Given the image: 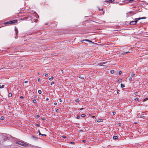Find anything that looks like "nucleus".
I'll return each mask as SVG.
<instances>
[{"mask_svg": "<svg viewBox=\"0 0 148 148\" xmlns=\"http://www.w3.org/2000/svg\"><path fill=\"white\" fill-rule=\"evenodd\" d=\"M146 18V17H143L141 18L139 17L138 18H136L135 19L134 21H130L129 24L130 25H135L136 24L137 21L139 20L142 19H144Z\"/></svg>", "mask_w": 148, "mask_h": 148, "instance_id": "nucleus-1", "label": "nucleus"}, {"mask_svg": "<svg viewBox=\"0 0 148 148\" xmlns=\"http://www.w3.org/2000/svg\"><path fill=\"white\" fill-rule=\"evenodd\" d=\"M16 143L21 146L24 147L27 146L28 145V144L27 143L21 141H17Z\"/></svg>", "mask_w": 148, "mask_h": 148, "instance_id": "nucleus-2", "label": "nucleus"}, {"mask_svg": "<svg viewBox=\"0 0 148 148\" xmlns=\"http://www.w3.org/2000/svg\"><path fill=\"white\" fill-rule=\"evenodd\" d=\"M17 22V20H15L13 21H11L9 22H5L4 23L5 25H10L12 24L15 23Z\"/></svg>", "mask_w": 148, "mask_h": 148, "instance_id": "nucleus-3", "label": "nucleus"}, {"mask_svg": "<svg viewBox=\"0 0 148 148\" xmlns=\"http://www.w3.org/2000/svg\"><path fill=\"white\" fill-rule=\"evenodd\" d=\"M107 62H103L101 63H99L98 64V65L100 66H104L103 65V64H106Z\"/></svg>", "mask_w": 148, "mask_h": 148, "instance_id": "nucleus-4", "label": "nucleus"}, {"mask_svg": "<svg viewBox=\"0 0 148 148\" xmlns=\"http://www.w3.org/2000/svg\"><path fill=\"white\" fill-rule=\"evenodd\" d=\"M115 0H109L108 1H104V2H108L109 3H111L113 2Z\"/></svg>", "mask_w": 148, "mask_h": 148, "instance_id": "nucleus-5", "label": "nucleus"}, {"mask_svg": "<svg viewBox=\"0 0 148 148\" xmlns=\"http://www.w3.org/2000/svg\"><path fill=\"white\" fill-rule=\"evenodd\" d=\"M82 41H86V42H91L92 43H94L92 41H91V40H88V39H85V40H83Z\"/></svg>", "mask_w": 148, "mask_h": 148, "instance_id": "nucleus-6", "label": "nucleus"}, {"mask_svg": "<svg viewBox=\"0 0 148 148\" xmlns=\"http://www.w3.org/2000/svg\"><path fill=\"white\" fill-rule=\"evenodd\" d=\"M15 33L16 35H17L18 34V30L17 29L16 27H15Z\"/></svg>", "mask_w": 148, "mask_h": 148, "instance_id": "nucleus-7", "label": "nucleus"}, {"mask_svg": "<svg viewBox=\"0 0 148 148\" xmlns=\"http://www.w3.org/2000/svg\"><path fill=\"white\" fill-rule=\"evenodd\" d=\"M53 79V76H51V77H50L49 76V80L51 81Z\"/></svg>", "mask_w": 148, "mask_h": 148, "instance_id": "nucleus-8", "label": "nucleus"}, {"mask_svg": "<svg viewBox=\"0 0 148 148\" xmlns=\"http://www.w3.org/2000/svg\"><path fill=\"white\" fill-rule=\"evenodd\" d=\"M31 20L32 22H36L35 19H34L33 18H31Z\"/></svg>", "mask_w": 148, "mask_h": 148, "instance_id": "nucleus-9", "label": "nucleus"}, {"mask_svg": "<svg viewBox=\"0 0 148 148\" xmlns=\"http://www.w3.org/2000/svg\"><path fill=\"white\" fill-rule=\"evenodd\" d=\"M146 116H145V114H143L142 115H141L140 116V118H145V117Z\"/></svg>", "mask_w": 148, "mask_h": 148, "instance_id": "nucleus-10", "label": "nucleus"}, {"mask_svg": "<svg viewBox=\"0 0 148 148\" xmlns=\"http://www.w3.org/2000/svg\"><path fill=\"white\" fill-rule=\"evenodd\" d=\"M121 87L122 88H123L125 87V85L123 84H121Z\"/></svg>", "mask_w": 148, "mask_h": 148, "instance_id": "nucleus-11", "label": "nucleus"}, {"mask_svg": "<svg viewBox=\"0 0 148 148\" xmlns=\"http://www.w3.org/2000/svg\"><path fill=\"white\" fill-rule=\"evenodd\" d=\"M135 0H128V2L129 3H131L134 2Z\"/></svg>", "mask_w": 148, "mask_h": 148, "instance_id": "nucleus-12", "label": "nucleus"}, {"mask_svg": "<svg viewBox=\"0 0 148 148\" xmlns=\"http://www.w3.org/2000/svg\"><path fill=\"white\" fill-rule=\"evenodd\" d=\"M113 138L114 139L116 140L118 138V137L117 136H114Z\"/></svg>", "mask_w": 148, "mask_h": 148, "instance_id": "nucleus-13", "label": "nucleus"}, {"mask_svg": "<svg viewBox=\"0 0 148 148\" xmlns=\"http://www.w3.org/2000/svg\"><path fill=\"white\" fill-rule=\"evenodd\" d=\"M130 53V52H129V51H127V52H125L122 53V54H123V55L125 54L126 53Z\"/></svg>", "mask_w": 148, "mask_h": 148, "instance_id": "nucleus-14", "label": "nucleus"}, {"mask_svg": "<svg viewBox=\"0 0 148 148\" xmlns=\"http://www.w3.org/2000/svg\"><path fill=\"white\" fill-rule=\"evenodd\" d=\"M135 100L136 101H140V99H139L138 98H136L135 99Z\"/></svg>", "mask_w": 148, "mask_h": 148, "instance_id": "nucleus-15", "label": "nucleus"}, {"mask_svg": "<svg viewBox=\"0 0 148 148\" xmlns=\"http://www.w3.org/2000/svg\"><path fill=\"white\" fill-rule=\"evenodd\" d=\"M4 87V85H1L0 84V88H3Z\"/></svg>", "mask_w": 148, "mask_h": 148, "instance_id": "nucleus-16", "label": "nucleus"}, {"mask_svg": "<svg viewBox=\"0 0 148 148\" xmlns=\"http://www.w3.org/2000/svg\"><path fill=\"white\" fill-rule=\"evenodd\" d=\"M12 96V94L11 93H10L9 94V95H8V96L10 97H11Z\"/></svg>", "mask_w": 148, "mask_h": 148, "instance_id": "nucleus-17", "label": "nucleus"}, {"mask_svg": "<svg viewBox=\"0 0 148 148\" xmlns=\"http://www.w3.org/2000/svg\"><path fill=\"white\" fill-rule=\"evenodd\" d=\"M110 73L112 74H113L114 73V70H112L110 71Z\"/></svg>", "mask_w": 148, "mask_h": 148, "instance_id": "nucleus-18", "label": "nucleus"}, {"mask_svg": "<svg viewBox=\"0 0 148 148\" xmlns=\"http://www.w3.org/2000/svg\"><path fill=\"white\" fill-rule=\"evenodd\" d=\"M44 75H45V76L46 77H47L48 76V74H46V73H45Z\"/></svg>", "mask_w": 148, "mask_h": 148, "instance_id": "nucleus-19", "label": "nucleus"}, {"mask_svg": "<svg viewBox=\"0 0 148 148\" xmlns=\"http://www.w3.org/2000/svg\"><path fill=\"white\" fill-rule=\"evenodd\" d=\"M38 92L40 94L42 93V91L40 90H39L38 91Z\"/></svg>", "mask_w": 148, "mask_h": 148, "instance_id": "nucleus-20", "label": "nucleus"}, {"mask_svg": "<svg viewBox=\"0 0 148 148\" xmlns=\"http://www.w3.org/2000/svg\"><path fill=\"white\" fill-rule=\"evenodd\" d=\"M33 101L34 103H36V99L33 100Z\"/></svg>", "mask_w": 148, "mask_h": 148, "instance_id": "nucleus-21", "label": "nucleus"}, {"mask_svg": "<svg viewBox=\"0 0 148 148\" xmlns=\"http://www.w3.org/2000/svg\"><path fill=\"white\" fill-rule=\"evenodd\" d=\"M86 116V115L85 114H82L81 115L82 117H85Z\"/></svg>", "mask_w": 148, "mask_h": 148, "instance_id": "nucleus-22", "label": "nucleus"}, {"mask_svg": "<svg viewBox=\"0 0 148 148\" xmlns=\"http://www.w3.org/2000/svg\"><path fill=\"white\" fill-rule=\"evenodd\" d=\"M1 120H3L4 119V117L3 116H2L1 117Z\"/></svg>", "mask_w": 148, "mask_h": 148, "instance_id": "nucleus-23", "label": "nucleus"}, {"mask_svg": "<svg viewBox=\"0 0 148 148\" xmlns=\"http://www.w3.org/2000/svg\"><path fill=\"white\" fill-rule=\"evenodd\" d=\"M40 117L38 115H37L36 116V118L38 119Z\"/></svg>", "mask_w": 148, "mask_h": 148, "instance_id": "nucleus-24", "label": "nucleus"}, {"mask_svg": "<svg viewBox=\"0 0 148 148\" xmlns=\"http://www.w3.org/2000/svg\"><path fill=\"white\" fill-rule=\"evenodd\" d=\"M148 100V98H146V99H145L143 100V101H146V100Z\"/></svg>", "mask_w": 148, "mask_h": 148, "instance_id": "nucleus-25", "label": "nucleus"}, {"mask_svg": "<svg viewBox=\"0 0 148 148\" xmlns=\"http://www.w3.org/2000/svg\"><path fill=\"white\" fill-rule=\"evenodd\" d=\"M135 74L134 73H132L131 74V75L132 77H134V76Z\"/></svg>", "mask_w": 148, "mask_h": 148, "instance_id": "nucleus-26", "label": "nucleus"}, {"mask_svg": "<svg viewBox=\"0 0 148 148\" xmlns=\"http://www.w3.org/2000/svg\"><path fill=\"white\" fill-rule=\"evenodd\" d=\"M38 132L39 133V135H41V136H42V134H41V133H40V131H38Z\"/></svg>", "mask_w": 148, "mask_h": 148, "instance_id": "nucleus-27", "label": "nucleus"}, {"mask_svg": "<svg viewBox=\"0 0 148 148\" xmlns=\"http://www.w3.org/2000/svg\"><path fill=\"white\" fill-rule=\"evenodd\" d=\"M74 142H71L70 143L71 144H74Z\"/></svg>", "mask_w": 148, "mask_h": 148, "instance_id": "nucleus-28", "label": "nucleus"}, {"mask_svg": "<svg viewBox=\"0 0 148 148\" xmlns=\"http://www.w3.org/2000/svg\"><path fill=\"white\" fill-rule=\"evenodd\" d=\"M79 101V99H77V100H76L75 101L77 102H78Z\"/></svg>", "mask_w": 148, "mask_h": 148, "instance_id": "nucleus-29", "label": "nucleus"}, {"mask_svg": "<svg viewBox=\"0 0 148 148\" xmlns=\"http://www.w3.org/2000/svg\"><path fill=\"white\" fill-rule=\"evenodd\" d=\"M54 84V82H52L51 83V85H53V84Z\"/></svg>", "mask_w": 148, "mask_h": 148, "instance_id": "nucleus-30", "label": "nucleus"}, {"mask_svg": "<svg viewBox=\"0 0 148 148\" xmlns=\"http://www.w3.org/2000/svg\"><path fill=\"white\" fill-rule=\"evenodd\" d=\"M77 118L78 119H79L80 118V116H78L77 117Z\"/></svg>", "mask_w": 148, "mask_h": 148, "instance_id": "nucleus-31", "label": "nucleus"}, {"mask_svg": "<svg viewBox=\"0 0 148 148\" xmlns=\"http://www.w3.org/2000/svg\"><path fill=\"white\" fill-rule=\"evenodd\" d=\"M101 120H98L97 121L98 122H99L101 121Z\"/></svg>", "mask_w": 148, "mask_h": 148, "instance_id": "nucleus-32", "label": "nucleus"}, {"mask_svg": "<svg viewBox=\"0 0 148 148\" xmlns=\"http://www.w3.org/2000/svg\"><path fill=\"white\" fill-rule=\"evenodd\" d=\"M129 80L130 81H132V78L131 77L129 78Z\"/></svg>", "mask_w": 148, "mask_h": 148, "instance_id": "nucleus-33", "label": "nucleus"}, {"mask_svg": "<svg viewBox=\"0 0 148 148\" xmlns=\"http://www.w3.org/2000/svg\"><path fill=\"white\" fill-rule=\"evenodd\" d=\"M59 110L58 109L56 110V112H59Z\"/></svg>", "mask_w": 148, "mask_h": 148, "instance_id": "nucleus-34", "label": "nucleus"}, {"mask_svg": "<svg viewBox=\"0 0 148 148\" xmlns=\"http://www.w3.org/2000/svg\"><path fill=\"white\" fill-rule=\"evenodd\" d=\"M112 113L113 115H115L116 114V112H113Z\"/></svg>", "mask_w": 148, "mask_h": 148, "instance_id": "nucleus-35", "label": "nucleus"}, {"mask_svg": "<svg viewBox=\"0 0 148 148\" xmlns=\"http://www.w3.org/2000/svg\"><path fill=\"white\" fill-rule=\"evenodd\" d=\"M79 77L81 79H84V77H81V76H79Z\"/></svg>", "mask_w": 148, "mask_h": 148, "instance_id": "nucleus-36", "label": "nucleus"}, {"mask_svg": "<svg viewBox=\"0 0 148 148\" xmlns=\"http://www.w3.org/2000/svg\"><path fill=\"white\" fill-rule=\"evenodd\" d=\"M25 19L24 18H21V20H25Z\"/></svg>", "mask_w": 148, "mask_h": 148, "instance_id": "nucleus-37", "label": "nucleus"}, {"mask_svg": "<svg viewBox=\"0 0 148 148\" xmlns=\"http://www.w3.org/2000/svg\"><path fill=\"white\" fill-rule=\"evenodd\" d=\"M121 73H122V72L121 71H120L119 72V75L121 74Z\"/></svg>", "mask_w": 148, "mask_h": 148, "instance_id": "nucleus-38", "label": "nucleus"}, {"mask_svg": "<svg viewBox=\"0 0 148 148\" xmlns=\"http://www.w3.org/2000/svg\"><path fill=\"white\" fill-rule=\"evenodd\" d=\"M20 98L21 99H23V98H24V97L23 96H21L20 97Z\"/></svg>", "mask_w": 148, "mask_h": 148, "instance_id": "nucleus-39", "label": "nucleus"}, {"mask_svg": "<svg viewBox=\"0 0 148 148\" xmlns=\"http://www.w3.org/2000/svg\"><path fill=\"white\" fill-rule=\"evenodd\" d=\"M119 92H120V91L119 90H118L117 91V93H119Z\"/></svg>", "mask_w": 148, "mask_h": 148, "instance_id": "nucleus-40", "label": "nucleus"}, {"mask_svg": "<svg viewBox=\"0 0 148 148\" xmlns=\"http://www.w3.org/2000/svg\"><path fill=\"white\" fill-rule=\"evenodd\" d=\"M60 102H62V101L61 100V99H60Z\"/></svg>", "mask_w": 148, "mask_h": 148, "instance_id": "nucleus-41", "label": "nucleus"}, {"mask_svg": "<svg viewBox=\"0 0 148 148\" xmlns=\"http://www.w3.org/2000/svg\"><path fill=\"white\" fill-rule=\"evenodd\" d=\"M82 142H83L85 143L86 142V140H82Z\"/></svg>", "mask_w": 148, "mask_h": 148, "instance_id": "nucleus-42", "label": "nucleus"}, {"mask_svg": "<svg viewBox=\"0 0 148 148\" xmlns=\"http://www.w3.org/2000/svg\"><path fill=\"white\" fill-rule=\"evenodd\" d=\"M42 136H47V135H46V134H42Z\"/></svg>", "mask_w": 148, "mask_h": 148, "instance_id": "nucleus-43", "label": "nucleus"}, {"mask_svg": "<svg viewBox=\"0 0 148 148\" xmlns=\"http://www.w3.org/2000/svg\"><path fill=\"white\" fill-rule=\"evenodd\" d=\"M38 82H39L40 81V78H39L38 79Z\"/></svg>", "mask_w": 148, "mask_h": 148, "instance_id": "nucleus-44", "label": "nucleus"}, {"mask_svg": "<svg viewBox=\"0 0 148 148\" xmlns=\"http://www.w3.org/2000/svg\"><path fill=\"white\" fill-rule=\"evenodd\" d=\"M17 38V35H16V36H15V38L16 39V38Z\"/></svg>", "mask_w": 148, "mask_h": 148, "instance_id": "nucleus-45", "label": "nucleus"}, {"mask_svg": "<svg viewBox=\"0 0 148 148\" xmlns=\"http://www.w3.org/2000/svg\"><path fill=\"white\" fill-rule=\"evenodd\" d=\"M62 137L63 138H66V136H63Z\"/></svg>", "mask_w": 148, "mask_h": 148, "instance_id": "nucleus-46", "label": "nucleus"}, {"mask_svg": "<svg viewBox=\"0 0 148 148\" xmlns=\"http://www.w3.org/2000/svg\"><path fill=\"white\" fill-rule=\"evenodd\" d=\"M57 104V103L56 102L54 103V104L55 105H56Z\"/></svg>", "mask_w": 148, "mask_h": 148, "instance_id": "nucleus-47", "label": "nucleus"}, {"mask_svg": "<svg viewBox=\"0 0 148 148\" xmlns=\"http://www.w3.org/2000/svg\"><path fill=\"white\" fill-rule=\"evenodd\" d=\"M121 80V79L120 80H119L118 81V82H120Z\"/></svg>", "mask_w": 148, "mask_h": 148, "instance_id": "nucleus-48", "label": "nucleus"}, {"mask_svg": "<svg viewBox=\"0 0 148 148\" xmlns=\"http://www.w3.org/2000/svg\"><path fill=\"white\" fill-rule=\"evenodd\" d=\"M121 123H119V126H121Z\"/></svg>", "mask_w": 148, "mask_h": 148, "instance_id": "nucleus-49", "label": "nucleus"}, {"mask_svg": "<svg viewBox=\"0 0 148 148\" xmlns=\"http://www.w3.org/2000/svg\"><path fill=\"white\" fill-rule=\"evenodd\" d=\"M36 125L37 126H38V127L39 126V125L38 124H37Z\"/></svg>", "mask_w": 148, "mask_h": 148, "instance_id": "nucleus-50", "label": "nucleus"}, {"mask_svg": "<svg viewBox=\"0 0 148 148\" xmlns=\"http://www.w3.org/2000/svg\"><path fill=\"white\" fill-rule=\"evenodd\" d=\"M79 131L80 132H82V131H83V130H79Z\"/></svg>", "mask_w": 148, "mask_h": 148, "instance_id": "nucleus-51", "label": "nucleus"}, {"mask_svg": "<svg viewBox=\"0 0 148 148\" xmlns=\"http://www.w3.org/2000/svg\"><path fill=\"white\" fill-rule=\"evenodd\" d=\"M27 82V81H25V83H26V82Z\"/></svg>", "mask_w": 148, "mask_h": 148, "instance_id": "nucleus-52", "label": "nucleus"}, {"mask_svg": "<svg viewBox=\"0 0 148 148\" xmlns=\"http://www.w3.org/2000/svg\"><path fill=\"white\" fill-rule=\"evenodd\" d=\"M42 119L43 120H45V119Z\"/></svg>", "mask_w": 148, "mask_h": 148, "instance_id": "nucleus-53", "label": "nucleus"}, {"mask_svg": "<svg viewBox=\"0 0 148 148\" xmlns=\"http://www.w3.org/2000/svg\"><path fill=\"white\" fill-rule=\"evenodd\" d=\"M38 74H39V73H38Z\"/></svg>", "mask_w": 148, "mask_h": 148, "instance_id": "nucleus-54", "label": "nucleus"}]
</instances>
